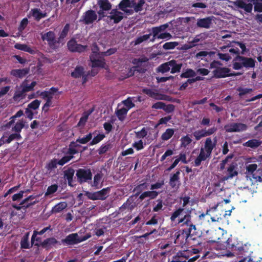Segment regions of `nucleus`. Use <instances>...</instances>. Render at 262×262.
<instances>
[{"label": "nucleus", "mask_w": 262, "mask_h": 262, "mask_svg": "<svg viewBox=\"0 0 262 262\" xmlns=\"http://www.w3.org/2000/svg\"><path fill=\"white\" fill-rule=\"evenodd\" d=\"M179 224L182 223V226H186L188 228L183 230V234H185L186 237V240L189 241H197L200 238V235L196 231V228L195 225H193L191 222V216L190 212L185 215L183 217L181 218L178 222Z\"/></svg>", "instance_id": "obj_1"}, {"label": "nucleus", "mask_w": 262, "mask_h": 262, "mask_svg": "<svg viewBox=\"0 0 262 262\" xmlns=\"http://www.w3.org/2000/svg\"><path fill=\"white\" fill-rule=\"evenodd\" d=\"M214 142H213L210 137L206 139L204 147L201 148L200 154L194 161L195 166H200L202 161H204L210 157L212 151L216 146V137L214 138Z\"/></svg>", "instance_id": "obj_2"}, {"label": "nucleus", "mask_w": 262, "mask_h": 262, "mask_svg": "<svg viewBox=\"0 0 262 262\" xmlns=\"http://www.w3.org/2000/svg\"><path fill=\"white\" fill-rule=\"evenodd\" d=\"M256 61L251 57H245L242 55L236 56L233 59L232 67L235 70L245 68L246 70L254 68Z\"/></svg>", "instance_id": "obj_3"}, {"label": "nucleus", "mask_w": 262, "mask_h": 262, "mask_svg": "<svg viewBox=\"0 0 262 262\" xmlns=\"http://www.w3.org/2000/svg\"><path fill=\"white\" fill-rule=\"evenodd\" d=\"M256 164H249L246 166V173L249 176H251L256 182H262V169L257 170Z\"/></svg>", "instance_id": "obj_4"}, {"label": "nucleus", "mask_w": 262, "mask_h": 262, "mask_svg": "<svg viewBox=\"0 0 262 262\" xmlns=\"http://www.w3.org/2000/svg\"><path fill=\"white\" fill-rule=\"evenodd\" d=\"M91 235H85L79 237L77 233H71L62 239L61 242L64 245H74L85 241L90 237Z\"/></svg>", "instance_id": "obj_5"}, {"label": "nucleus", "mask_w": 262, "mask_h": 262, "mask_svg": "<svg viewBox=\"0 0 262 262\" xmlns=\"http://www.w3.org/2000/svg\"><path fill=\"white\" fill-rule=\"evenodd\" d=\"M76 176L78 182L83 184L92 180V173L90 168H79L76 171Z\"/></svg>", "instance_id": "obj_6"}, {"label": "nucleus", "mask_w": 262, "mask_h": 262, "mask_svg": "<svg viewBox=\"0 0 262 262\" xmlns=\"http://www.w3.org/2000/svg\"><path fill=\"white\" fill-rule=\"evenodd\" d=\"M97 15L94 10H88L83 13L80 21H82L85 25L93 24L97 19Z\"/></svg>", "instance_id": "obj_7"}, {"label": "nucleus", "mask_w": 262, "mask_h": 262, "mask_svg": "<svg viewBox=\"0 0 262 262\" xmlns=\"http://www.w3.org/2000/svg\"><path fill=\"white\" fill-rule=\"evenodd\" d=\"M61 245L60 242L58 241L55 237H49L43 240L40 243H36L35 246L37 247H41L47 250L51 249L53 247H55L56 245Z\"/></svg>", "instance_id": "obj_8"}, {"label": "nucleus", "mask_w": 262, "mask_h": 262, "mask_svg": "<svg viewBox=\"0 0 262 262\" xmlns=\"http://www.w3.org/2000/svg\"><path fill=\"white\" fill-rule=\"evenodd\" d=\"M67 47L70 51L78 53L84 52L88 48L87 46L78 44L75 38L71 39L67 42Z\"/></svg>", "instance_id": "obj_9"}, {"label": "nucleus", "mask_w": 262, "mask_h": 262, "mask_svg": "<svg viewBox=\"0 0 262 262\" xmlns=\"http://www.w3.org/2000/svg\"><path fill=\"white\" fill-rule=\"evenodd\" d=\"M224 128L227 133L240 132L247 130V126L242 123H232L225 125Z\"/></svg>", "instance_id": "obj_10"}, {"label": "nucleus", "mask_w": 262, "mask_h": 262, "mask_svg": "<svg viewBox=\"0 0 262 262\" xmlns=\"http://www.w3.org/2000/svg\"><path fill=\"white\" fill-rule=\"evenodd\" d=\"M110 191V188L106 187L101 189L100 191L90 194L89 195V198L92 200H104L107 197Z\"/></svg>", "instance_id": "obj_11"}, {"label": "nucleus", "mask_w": 262, "mask_h": 262, "mask_svg": "<svg viewBox=\"0 0 262 262\" xmlns=\"http://www.w3.org/2000/svg\"><path fill=\"white\" fill-rule=\"evenodd\" d=\"M230 69L226 67H221L214 69L212 71V77L215 78H222L230 77Z\"/></svg>", "instance_id": "obj_12"}, {"label": "nucleus", "mask_w": 262, "mask_h": 262, "mask_svg": "<svg viewBox=\"0 0 262 262\" xmlns=\"http://www.w3.org/2000/svg\"><path fill=\"white\" fill-rule=\"evenodd\" d=\"M123 14L119 11L117 9H113L110 12V15L107 16V18L111 20H113L114 24H118L123 18Z\"/></svg>", "instance_id": "obj_13"}, {"label": "nucleus", "mask_w": 262, "mask_h": 262, "mask_svg": "<svg viewBox=\"0 0 262 262\" xmlns=\"http://www.w3.org/2000/svg\"><path fill=\"white\" fill-rule=\"evenodd\" d=\"M22 137L20 134L14 133L10 134L8 137L3 135L0 139V144H9L14 140H20Z\"/></svg>", "instance_id": "obj_14"}, {"label": "nucleus", "mask_w": 262, "mask_h": 262, "mask_svg": "<svg viewBox=\"0 0 262 262\" xmlns=\"http://www.w3.org/2000/svg\"><path fill=\"white\" fill-rule=\"evenodd\" d=\"M237 164L235 162H232L227 169L226 175L224 177V179L227 180L237 176Z\"/></svg>", "instance_id": "obj_15"}, {"label": "nucleus", "mask_w": 262, "mask_h": 262, "mask_svg": "<svg viewBox=\"0 0 262 262\" xmlns=\"http://www.w3.org/2000/svg\"><path fill=\"white\" fill-rule=\"evenodd\" d=\"M233 5L239 8L244 9L248 13H251L253 8L252 4H246L243 0H237L233 2Z\"/></svg>", "instance_id": "obj_16"}, {"label": "nucleus", "mask_w": 262, "mask_h": 262, "mask_svg": "<svg viewBox=\"0 0 262 262\" xmlns=\"http://www.w3.org/2000/svg\"><path fill=\"white\" fill-rule=\"evenodd\" d=\"M212 17L213 16L198 19L196 22L197 26L200 28H209L212 24Z\"/></svg>", "instance_id": "obj_17"}, {"label": "nucleus", "mask_w": 262, "mask_h": 262, "mask_svg": "<svg viewBox=\"0 0 262 262\" xmlns=\"http://www.w3.org/2000/svg\"><path fill=\"white\" fill-rule=\"evenodd\" d=\"M64 177L67 180L68 185L73 187V177L75 173L74 169L72 167L68 168L67 170L63 171Z\"/></svg>", "instance_id": "obj_18"}, {"label": "nucleus", "mask_w": 262, "mask_h": 262, "mask_svg": "<svg viewBox=\"0 0 262 262\" xmlns=\"http://www.w3.org/2000/svg\"><path fill=\"white\" fill-rule=\"evenodd\" d=\"M26 121L23 119L19 120L12 126L11 130L17 134H20L23 128H27L28 125L25 126Z\"/></svg>", "instance_id": "obj_19"}, {"label": "nucleus", "mask_w": 262, "mask_h": 262, "mask_svg": "<svg viewBox=\"0 0 262 262\" xmlns=\"http://www.w3.org/2000/svg\"><path fill=\"white\" fill-rule=\"evenodd\" d=\"M29 72V69L25 68L22 69H14L11 70L10 74L14 77L22 78Z\"/></svg>", "instance_id": "obj_20"}, {"label": "nucleus", "mask_w": 262, "mask_h": 262, "mask_svg": "<svg viewBox=\"0 0 262 262\" xmlns=\"http://www.w3.org/2000/svg\"><path fill=\"white\" fill-rule=\"evenodd\" d=\"M29 232L25 233L24 236L20 239V246L21 249H30L32 246H31V244L29 242Z\"/></svg>", "instance_id": "obj_21"}, {"label": "nucleus", "mask_w": 262, "mask_h": 262, "mask_svg": "<svg viewBox=\"0 0 262 262\" xmlns=\"http://www.w3.org/2000/svg\"><path fill=\"white\" fill-rule=\"evenodd\" d=\"M168 25L166 24L164 25H160L158 27H152L151 29L152 33L153 35V37L151 39V41H154L155 39L156 38V36L160 33L161 32L165 30L168 27Z\"/></svg>", "instance_id": "obj_22"}, {"label": "nucleus", "mask_w": 262, "mask_h": 262, "mask_svg": "<svg viewBox=\"0 0 262 262\" xmlns=\"http://www.w3.org/2000/svg\"><path fill=\"white\" fill-rule=\"evenodd\" d=\"M142 92L149 97L156 100H158V98H159L160 95V93H159L156 89L153 90L148 88H144L142 89Z\"/></svg>", "instance_id": "obj_23"}, {"label": "nucleus", "mask_w": 262, "mask_h": 262, "mask_svg": "<svg viewBox=\"0 0 262 262\" xmlns=\"http://www.w3.org/2000/svg\"><path fill=\"white\" fill-rule=\"evenodd\" d=\"M32 16L34 19L37 21H39L41 18L47 16L46 13H42L40 9L34 8L31 9Z\"/></svg>", "instance_id": "obj_24"}, {"label": "nucleus", "mask_w": 262, "mask_h": 262, "mask_svg": "<svg viewBox=\"0 0 262 262\" xmlns=\"http://www.w3.org/2000/svg\"><path fill=\"white\" fill-rule=\"evenodd\" d=\"M159 192L155 190L146 191L142 193L139 196V199L141 201L143 200L146 198H149L150 199H155L157 197Z\"/></svg>", "instance_id": "obj_25"}, {"label": "nucleus", "mask_w": 262, "mask_h": 262, "mask_svg": "<svg viewBox=\"0 0 262 262\" xmlns=\"http://www.w3.org/2000/svg\"><path fill=\"white\" fill-rule=\"evenodd\" d=\"M173 258L180 261H187L190 256L186 251H180L177 253L176 255L173 256Z\"/></svg>", "instance_id": "obj_26"}, {"label": "nucleus", "mask_w": 262, "mask_h": 262, "mask_svg": "<svg viewBox=\"0 0 262 262\" xmlns=\"http://www.w3.org/2000/svg\"><path fill=\"white\" fill-rule=\"evenodd\" d=\"M149 184L146 182H143L137 185L133 189V192H135V196H138L141 194L142 192L148 189Z\"/></svg>", "instance_id": "obj_27"}, {"label": "nucleus", "mask_w": 262, "mask_h": 262, "mask_svg": "<svg viewBox=\"0 0 262 262\" xmlns=\"http://www.w3.org/2000/svg\"><path fill=\"white\" fill-rule=\"evenodd\" d=\"M118 8L121 10L130 14L131 10L126 9L127 8H132L131 2L130 0H122L118 5Z\"/></svg>", "instance_id": "obj_28"}, {"label": "nucleus", "mask_w": 262, "mask_h": 262, "mask_svg": "<svg viewBox=\"0 0 262 262\" xmlns=\"http://www.w3.org/2000/svg\"><path fill=\"white\" fill-rule=\"evenodd\" d=\"M97 4L99 9L106 11H111L112 5L108 0H98Z\"/></svg>", "instance_id": "obj_29"}, {"label": "nucleus", "mask_w": 262, "mask_h": 262, "mask_svg": "<svg viewBox=\"0 0 262 262\" xmlns=\"http://www.w3.org/2000/svg\"><path fill=\"white\" fill-rule=\"evenodd\" d=\"M170 64L169 66L171 69L170 73L171 74L180 72L183 66L182 63H178L177 61L174 59L170 60Z\"/></svg>", "instance_id": "obj_30"}, {"label": "nucleus", "mask_w": 262, "mask_h": 262, "mask_svg": "<svg viewBox=\"0 0 262 262\" xmlns=\"http://www.w3.org/2000/svg\"><path fill=\"white\" fill-rule=\"evenodd\" d=\"M262 144V141L257 139L249 140L243 144L244 146L250 147L251 148H256Z\"/></svg>", "instance_id": "obj_31"}, {"label": "nucleus", "mask_w": 262, "mask_h": 262, "mask_svg": "<svg viewBox=\"0 0 262 262\" xmlns=\"http://www.w3.org/2000/svg\"><path fill=\"white\" fill-rule=\"evenodd\" d=\"M84 73V69L82 66H77L71 73V76L75 78L81 77Z\"/></svg>", "instance_id": "obj_32"}, {"label": "nucleus", "mask_w": 262, "mask_h": 262, "mask_svg": "<svg viewBox=\"0 0 262 262\" xmlns=\"http://www.w3.org/2000/svg\"><path fill=\"white\" fill-rule=\"evenodd\" d=\"M180 174V171L178 170L170 177L169 183L171 188H174L176 186V182H179Z\"/></svg>", "instance_id": "obj_33"}, {"label": "nucleus", "mask_w": 262, "mask_h": 262, "mask_svg": "<svg viewBox=\"0 0 262 262\" xmlns=\"http://www.w3.org/2000/svg\"><path fill=\"white\" fill-rule=\"evenodd\" d=\"M174 132L175 130L173 128H167L162 134L161 138L163 141H167L173 136Z\"/></svg>", "instance_id": "obj_34"}, {"label": "nucleus", "mask_w": 262, "mask_h": 262, "mask_svg": "<svg viewBox=\"0 0 262 262\" xmlns=\"http://www.w3.org/2000/svg\"><path fill=\"white\" fill-rule=\"evenodd\" d=\"M96 132V131L94 132L93 134L90 133L82 138L79 137V138L77 139L76 142H78L79 143L82 144H86L91 140L93 137V135H94Z\"/></svg>", "instance_id": "obj_35"}, {"label": "nucleus", "mask_w": 262, "mask_h": 262, "mask_svg": "<svg viewBox=\"0 0 262 262\" xmlns=\"http://www.w3.org/2000/svg\"><path fill=\"white\" fill-rule=\"evenodd\" d=\"M195 76L196 73L193 70L187 69L181 74L180 77L182 78H189L194 77Z\"/></svg>", "instance_id": "obj_36"}, {"label": "nucleus", "mask_w": 262, "mask_h": 262, "mask_svg": "<svg viewBox=\"0 0 262 262\" xmlns=\"http://www.w3.org/2000/svg\"><path fill=\"white\" fill-rule=\"evenodd\" d=\"M14 48L17 50L27 52L31 54H33L34 52L33 49L25 44L16 43L14 45Z\"/></svg>", "instance_id": "obj_37"}, {"label": "nucleus", "mask_w": 262, "mask_h": 262, "mask_svg": "<svg viewBox=\"0 0 262 262\" xmlns=\"http://www.w3.org/2000/svg\"><path fill=\"white\" fill-rule=\"evenodd\" d=\"M128 109L125 107H123L120 109L117 110L116 111V114L120 121H123L127 113Z\"/></svg>", "instance_id": "obj_38"}, {"label": "nucleus", "mask_w": 262, "mask_h": 262, "mask_svg": "<svg viewBox=\"0 0 262 262\" xmlns=\"http://www.w3.org/2000/svg\"><path fill=\"white\" fill-rule=\"evenodd\" d=\"M92 68H104L106 64L105 59H91Z\"/></svg>", "instance_id": "obj_39"}, {"label": "nucleus", "mask_w": 262, "mask_h": 262, "mask_svg": "<svg viewBox=\"0 0 262 262\" xmlns=\"http://www.w3.org/2000/svg\"><path fill=\"white\" fill-rule=\"evenodd\" d=\"M112 147V145L110 143H106L103 144L98 149L97 151L99 155H102L106 153Z\"/></svg>", "instance_id": "obj_40"}, {"label": "nucleus", "mask_w": 262, "mask_h": 262, "mask_svg": "<svg viewBox=\"0 0 262 262\" xmlns=\"http://www.w3.org/2000/svg\"><path fill=\"white\" fill-rule=\"evenodd\" d=\"M67 204L65 202H60L55 205L52 209L53 213H58L62 211L67 207Z\"/></svg>", "instance_id": "obj_41"}, {"label": "nucleus", "mask_w": 262, "mask_h": 262, "mask_svg": "<svg viewBox=\"0 0 262 262\" xmlns=\"http://www.w3.org/2000/svg\"><path fill=\"white\" fill-rule=\"evenodd\" d=\"M70 29V24H67L64 26L63 29L59 34L58 37L59 41H62L64 38L67 36Z\"/></svg>", "instance_id": "obj_42"}, {"label": "nucleus", "mask_w": 262, "mask_h": 262, "mask_svg": "<svg viewBox=\"0 0 262 262\" xmlns=\"http://www.w3.org/2000/svg\"><path fill=\"white\" fill-rule=\"evenodd\" d=\"M55 37V34L53 31H49L42 35L41 38L43 40H47L48 42L54 40Z\"/></svg>", "instance_id": "obj_43"}, {"label": "nucleus", "mask_w": 262, "mask_h": 262, "mask_svg": "<svg viewBox=\"0 0 262 262\" xmlns=\"http://www.w3.org/2000/svg\"><path fill=\"white\" fill-rule=\"evenodd\" d=\"M105 136L103 134H99L96 136H95L92 140L90 142L89 145L90 146L98 144L101 142L104 138Z\"/></svg>", "instance_id": "obj_44"}, {"label": "nucleus", "mask_w": 262, "mask_h": 262, "mask_svg": "<svg viewBox=\"0 0 262 262\" xmlns=\"http://www.w3.org/2000/svg\"><path fill=\"white\" fill-rule=\"evenodd\" d=\"M170 60L164 63L161 64L160 66H159L158 71L159 72H161L162 73L168 72L170 70V67L169 66V64H170Z\"/></svg>", "instance_id": "obj_45"}, {"label": "nucleus", "mask_w": 262, "mask_h": 262, "mask_svg": "<svg viewBox=\"0 0 262 262\" xmlns=\"http://www.w3.org/2000/svg\"><path fill=\"white\" fill-rule=\"evenodd\" d=\"M193 135L197 141L200 140L203 137H206L204 128L195 130L193 133Z\"/></svg>", "instance_id": "obj_46"}, {"label": "nucleus", "mask_w": 262, "mask_h": 262, "mask_svg": "<svg viewBox=\"0 0 262 262\" xmlns=\"http://www.w3.org/2000/svg\"><path fill=\"white\" fill-rule=\"evenodd\" d=\"M102 174L100 173H97L94 176V182L93 186L96 188H99L101 187V185L99 186L100 182L101 180Z\"/></svg>", "instance_id": "obj_47"}, {"label": "nucleus", "mask_w": 262, "mask_h": 262, "mask_svg": "<svg viewBox=\"0 0 262 262\" xmlns=\"http://www.w3.org/2000/svg\"><path fill=\"white\" fill-rule=\"evenodd\" d=\"M180 141L181 142V146L183 147H186L192 142V139L188 135L182 137Z\"/></svg>", "instance_id": "obj_48"}, {"label": "nucleus", "mask_w": 262, "mask_h": 262, "mask_svg": "<svg viewBox=\"0 0 262 262\" xmlns=\"http://www.w3.org/2000/svg\"><path fill=\"white\" fill-rule=\"evenodd\" d=\"M58 164V161L57 159H54L51 160L46 166V168L48 171H51L53 169H55L57 167V165Z\"/></svg>", "instance_id": "obj_49"}, {"label": "nucleus", "mask_w": 262, "mask_h": 262, "mask_svg": "<svg viewBox=\"0 0 262 262\" xmlns=\"http://www.w3.org/2000/svg\"><path fill=\"white\" fill-rule=\"evenodd\" d=\"M25 92H24L23 89L20 91H16L14 94L13 99L15 101H17L19 99H24L25 97Z\"/></svg>", "instance_id": "obj_50"}, {"label": "nucleus", "mask_w": 262, "mask_h": 262, "mask_svg": "<svg viewBox=\"0 0 262 262\" xmlns=\"http://www.w3.org/2000/svg\"><path fill=\"white\" fill-rule=\"evenodd\" d=\"M158 98V100H165L169 102H179L180 100L178 99L177 101L175 99L173 98L172 97L160 93V97Z\"/></svg>", "instance_id": "obj_51"}, {"label": "nucleus", "mask_w": 262, "mask_h": 262, "mask_svg": "<svg viewBox=\"0 0 262 262\" xmlns=\"http://www.w3.org/2000/svg\"><path fill=\"white\" fill-rule=\"evenodd\" d=\"M178 45V42L176 41L167 42L163 45V48L165 50H171L173 49Z\"/></svg>", "instance_id": "obj_52"}, {"label": "nucleus", "mask_w": 262, "mask_h": 262, "mask_svg": "<svg viewBox=\"0 0 262 262\" xmlns=\"http://www.w3.org/2000/svg\"><path fill=\"white\" fill-rule=\"evenodd\" d=\"M40 102V100L35 99L28 105V107L31 110H35L39 107Z\"/></svg>", "instance_id": "obj_53"}, {"label": "nucleus", "mask_w": 262, "mask_h": 262, "mask_svg": "<svg viewBox=\"0 0 262 262\" xmlns=\"http://www.w3.org/2000/svg\"><path fill=\"white\" fill-rule=\"evenodd\" d=\"M184 210V209L183 208L180 207L174 211L170 216L171 221L172 222L174 221L176 218H177L182 213Z\"/></svg>", "instance_id": "obj_54"}, {"label": "nucleus", "mask_w": 262, "mask_h": 262, "mask_svg": "<svg viewBox=\"0 0 262 262\" xmlns=\"http://www.w3.org/2000/svg\"><path fill=\"white\" fill-rule=\"evenodd\" d=\"M171 116L170 115L160 118L156 125V127H157L161 124H166L167 122L171 119Z\"/></svg>", "instance_id": "obj_55"}, {"label": "nucleus", "mask_w": 262, "mask_h": 262, "mask_svg": "<svg viewBox=\"0 0 262 262\" xmlns=\"http://www.w3.org/2000/svg\"><path fill=\"white\" fill-rule=\"evenodd\" d=\"M29 21L28 18H24L20 21L18 29L19 31L21 32L25 29L28 24Z\"/></svg>", "instance_id": "obj_56"}, {"label": "nucleus", "mask_w": 262, "mask_h": 262, "mask_svg": "<svg viewBox=\"0 0 262 262\" xmlns=\"http://www.w3.org/2000/svg\"><path fill=\"white\" fill-rule=\"evenodd\" d=\"M40 96L43 99H46V101L50 100L52 101L53 99V96H52L49 91H43L40 93Z\"/></svg>", "instance_id": "obj_57"}, {"label": "nucleus", "mask_w": 262, "mask_h": 262, "mask_svg": "<svg viewBox=\"0 0 262 262\" xmlns=\"http://www.w3.org/2000/svg\"><path fill=\"white\" fill-rule=\"evenodd\" d=\"M73 156H66L63 157L61 159L58 161V164L61 166H63L66 163L70 161L73 158Z\"/></svg>", "instance_id": "obj_58"}, {"label": "nucleus", "mask_w": 262, "mask_h": 262, "mask_svg": "<svg viewBox=\"0 0 262 262\" xmlns=\"http://www.w3.org/2000/svg\"><path fill=\"white\" fill-rule=\"evenodd\" d=\"M175 110V106L172 104H166L164 106L163 111L168 114L173 113Z\"/></svg>", "instance_id": "obj_59"}, {"label": "nucleus", "mask_w": 262, "mask_h": 262, "mask_svg": "<svg viewBox=\"0 0 262 262\" xmlns=\"http://www.w3.org/2000/svg\"><path fill=\"white\" fill-rule=\"evenodd\" d=\"M117 48H112L108 49L106 51L102 52L100 53V55L103 56H107L113 55L117 52Z\"/></svg>", "instance_id": "obj_60"}, {"label": "nucleus", "mask_w": 262, "mask_h": 262, "mask_svg": "<svg viewBox=\"0 0 262 262\" xmlns=\"http://www.w3.org/2000/svg\"><path fill=\"white\" fill-rule=\"evenodd\" d=\"M36 81H32L30 85L25 84L23 85L24 92H27L33 90L34 86L36 85Z\"/></svg>", "instance_id": "obj_61"}, {"label": "nucleus", "mask_w": 262, "mask_h": 262, "mask_svg": "<svg viewBox=\"0 0 262 262\" xmlns=\"http://www.w3.org/2000/svg\"><path fill=\"white\" fill-rule=\"evenodd\" d=\"M148 61V59L146 57H144L142 58H134L132 61V63L135 65L139 66L140 63L146 62Z\"/></svg>", "instance_id": "obj_62"}, {"label": "nucleus", "mask_w": 262, "mask_h": 262, "mask_svg": "<svg viewBox=\"0 0 262 262\" xmlns=\"http://www.w3.org/2000/svg\"><path fill=\"white\" fill-rule=\"evenodd\" d=\"M122 103L127 107L128 111L135 106V104L133 102L130 98H128L122 101Z\"/></svg>", "instance_id": "obj_63"}, {"label": "nucleus", "mask_w": 262, "mask_h": 262, "mask_svg": "<svg viewBox=\"0 0 262 262\" xmlns=\"http://www.w3.org/2000/svg\"><path fill=\"white\" fill-rule=\"evenodd\" d=\"M147 135V132L145 127H143L141 130L136 132V136L138 138H143Z\"/></svg>", "instance_id": "obj_64"}]
</instances>
